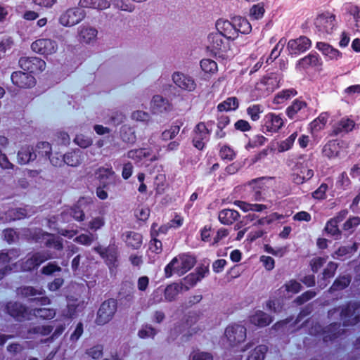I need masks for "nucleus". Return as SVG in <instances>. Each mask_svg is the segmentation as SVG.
<instances>
[{
  "instance_id": "nucleus-1",
  "label": "nucleus",
  "mask_w": 360,
  "mask_h": 360,
  "mask_svg": "<svg viewBox=\"0 0 360 360\" xmlns=\"http://www.w3.org/2000/svg\"><path fill=\"white\" fill-rule=\"evenodd\" d=\"M232 41L220 33L211 32L207 36V51L215 58L226 60L232 57Z\"/></svg>"
},
{
  "instance_id": "nucleus-3",
  "label": "nucleus",
  "mask_w": 360,
  "mask_h": 360,
  "mask_svg": "<svg viewBox=\"0 0 360 360\" xmlns=\"http://www.w3.org/2000/svg\"><path fill=\"white\" fill-rule=\"evenodd\" d=\"M331 317L340 315L344 326L354 325L360 320V305L356 303L349 304L341 309H335L329 311Z\"/></svg>"
},
{
  "instance_id": "nucleus-53",
  "label": "nucleus",
  "mask_w": 360,
  "mask_h": 360,
  "mask_svg": "<svg viewBox=\"0 0 360 360\" xmlns=\"http://www.w3.org/2000/svg\"><path fill=\"white\" fill-rule=\"evenodd\" d=\"M148 156H149V152L143 148L131 150L127 153V157L129 158L136 160H140L143 158H146Z\"/></svg>"
},
{
  "instance_id": "nucleus-38",
  "label": "nucleus",
  "mask_w": 360,
  "mask_h": 360,
  "mask_svg": "<svg viewBox=\"0 0 360 360\" xmlns=\"http://www.w3.org/2000/svg\"><path fill=\"white\" fill-rule=\"evenodd\" d=\"M349 13L354 18L353 30L360 32V7L352 5L349 8Z\"/></svg>"
},
{
  "instance_id": "nucleus-37",
  "label": "nucleus",
  "mask_w": 360,
  "mask_h": 360,
  "mask_svg": "<svg viewBox=\"0 0 360 360\" xmlns=\"http://www.w3.org/2000/svg\"><path fill=\"white\" fill-rule=\"evenodd\" d=\"M127 244L134 248H138L142 243V236L136 232H129L126 236Z\"/></svg>"
},
{
  "instance_id": "nucleus-18",
  "label": "nucleus",
  "mask_w": 360,
  "mask_h": 360,
  "mask_svg": "<svg viewBox=\"0 0 360 360\" xmlns=\"http://www.w3.org/2000/svg\"><path fill=\"white\" fill-rule=\"evenodd\" d=\"M209 134L210 131L205 123L200 122L198 124L195 128L194 136L193 139L194 146L199 150H202L205 145L203 140L207 139Z\"/></svg>"
},
{
  "instance_id": "nucleus-10",
  "label": "nucleus",
  "mask_w": 360,
  "mask_h": 360,
  "mask_svg": "<svg viewBox=\"0 0 360 360\" xmlns=\"http://www.w3.org/2000/svg\"><path fill=\"white\" fill-rule=\"evenodd\" d=\"M225 336L231 345H235L245 340L246 328L238 324L229 326L225 330Z\"/></svg>"
},
{
  "instance_id": "nucleus-40",
  "label": "nucleus",
  "mask_w": 360,
  "mask_h": 360,
  "mask_svg": "<svg viewBox=\"0 0 360 360\" xmlns=\"http://www.w3.org/2000/svg\"><path fill=\"white\" fill-rule=\"evenodd\" d=\"M351 278L348 276H343L337 278L330 287V291L340 290L345 288L350 283Z\"/></svg>"
},
{
  "instance_id": "nucleus-15",
  "label": "nucleus",
  "mask_w": 360,
  "mask_h": 360,
  "mask_svg": "<svg viewBox=\"0 0 360 360\" xmlns=\"http://www.w3.org/2000/svg\"><path fill=\"white\" fill-rule=\"evenodd\" d=\"M51 258V255L48 251L36 252L22 263V269L23 271H31Z\"/></svg>"
},
{
  "instance_id": "nucleus-30",
  "label": "nucleus",
  "mask_w": 360,
  "mask_h": 360,
  "mask_svg": "<svg viewBox=\"0 0 360 360\" xmlns=\"http://www.w3.org/2000/svg\"><path fill=\"white\" fill-rule=\"evenodd\" d=\"M234 26L237 32V37L239 33L247 34L252 30V26L249 21L246 18L242 17L234 18Z\"/></svg>"
},
{
  "instance_id": "nucleus-48",
  "label": "nucleus",
  "mask_w": 360,
  "mask_h": 360,
  "mask_svg": "<svg viewBox=\"0 0 360 360\" xmlns=\"http://www.w3.org/2000/svg\"><path fill=\"white\" fill-rule=\"evenodd\" d=\"M154 184L156 192L159 194L164 193L166 188V176L163 174H159L155 176Z\"/></svg>"
},
{
  "instance_id": "nucleus-46",
  "label": "nucleus",
  "mask_w": 360,
  "mask_h": 360,
  "mask_svg": "<svg viewBox=\"0 0 360 360\" xmlns=\"http://www.w3.org/2000/svg\"><path fill=\"white\" fill-rule=\"evenodd\" d=\"M328 115L326 112L321 113L316 120L311 123V128L313 130L319 131L326 124Z\"/></svg>"
},
{
  "instance_id": "nucleus-24",
  "label": "nucleus",
  "mask_w": 360,
  "mask_h": 360,
  "mask_svg": "<svg viewBox=\"0 0 360 360\" xmlns=\"http://www.w3.org/2000/svg\"><path fill=\"white\" fill-rule=\"evenodd\" d=\"M37 155L33 151V148L30 146H22L18 153L17 160L20 165H25L36 159Z\"/></svg>"
},
{
  "instance_id": "nucleus-4",
  "label": "nucleus",
  "mask_w": 360,
  "mask_h": 360,
  "mask_svg": "<svg viewBox=\"0 0 360 360\" xmlns=\"http://www.w3.org/2000/svg\"><path fill=\"white\" fill-rule=\"evenodd\" d=\"M314 25L320 36L331 34L337 27L336 16L330 12L323 13L316 17Z\"/></svg>"
},
{
  "instance_id": "nucleus-49",
  "label": "nucleus",
  "mask_w": 360,
  "mask_h": 360,
  "mask_svg": "<svg viewBox=\"0 0 360 360\" xmlns=\"http://www.w3.org/2000/svg\"><path fill=\"white\" fill-rule=\"evenodd\" d=\"M297 136V134L296 132H295L292 134L288 139L281 141L278 146V151L281 153L289 150L293 145V143L295 142Z\"/></svg>"
},
{
  "instance_id": "nucleus-16",
  "label": "nucleus",
  "mask_w": 360,
  "mask_h": 360,
  "mask_svg": "<svg viewBox=\"0 0 360 360\" xmlns=\"http://www.w3.org/2000/svg\"><path fill=\"white\" fill-rule=\"evenodd\" d=\"M340 326V324L333 323H331L328 328L323 329L320 324L316 323L315 326L311 327L310 333L314 335L321 333L323 341L327 342L337 336V334L339 333V331H337V329Z\"/></svg>"
},
{
  "instance_id": "nucleus-64",
  "label": "nucleus",
  "mask_w": 360,
  "mask_h": 360,
  "mask_svg": "<svg viewBox=\"0 0 360 360\" xmlns=\"http://www.w3.org/2000/svg\"><path fill=\"white\" fill-rule=\"evenodd\" d=\"M360 224V218L358 217H354L349 218L345 221L343 225V229L345 231H349L357 226Z\"/></svg>"
},
{
  "instance_id": "nucleus-63",
  "label": "nucleus",
  "mask_w": 360,
  "mask_h": 360,
  "mask_svg": "<svg viewBox=\"0 0 360 360\" xmlns=\"http://www.w3.org/2000/svg\"><path fill=\"white\" fill-rule=\"evenodd\" d=\"M268 120L271 122V127L274 130L280 129L283 125L282 119L274 114L267 115Z\"/></svg>"
},
{
  "instance_id": "nucleus-7",
  "label": "nucleus",
  "mask_w": 360,
  "mask_h": 360,
  "mask_svg": "<svg viewBox=\"0 0 360 360\" xmlns=\"http://www.w3.org/2000/svg\"><path fill=\"white\" fill-rule=\"evenodd\" d=\"M19 66L30 73H40L46 68V63L38 57H21L18 61Z\"/></svg>"
},
{
  "instance_id": "nucleus-6",
  "label": "nucleus",
  "mask_w": 360,
  "mask_h": 360,
  "mask_svg": "<svg viewBox=\"0 0 360 360\" xmlns=\"http://www.w3.org/2000/svg\"><path fill=\"white\" fill-rule=\"evenodd\" d=\"M86 15L85 11L81 8L68 9L59 18V22L65 27H72L80 22Z\"/></svg>"
},
{
  "instance_id": "nucleus-22",
  "label": "nucleus",
  "mask_w": 360,
  "mask_h": 360,
  "mask_svg": "<svg viewBox=\"0 0 360 360\" xmlns=\"http://www.w3.org/2000/svg\"><path fill=\"white\" fill-rule=\"evenodd\" d=\"M316 47L330 60H338L342 57V53L329 44L317 42Z\"/></svg>"
},
{
  "instance_id": "nucleus-44",
  "label": "nucleus",
  "mask_w": 360,
  "mask_h": 360,
  "mask_svg": "<svg viewBox=\"0 0 360 360\" xmlns=\"http://www.w3.org/2000/svg\"><path fill=\"white\" fill-rule=\"evenodd\" d=\"M357 250V245L354 243L352 246H342L339 248L334 253L333 257L338 259L341 257L349 255L352 252H356Z\"/></svg>"
},
{
  "instance_id": "nucleus-54",
  "label": "nucleus",
  "mask_w": 360,
  "mask_h": 360,
  "mask_svg": "<svg viewBox=\"0 0 360 360\" xmlns=\"http://www.w3.org/2000/svg\"><path fill=\"white\" fill-rule=\"evenodd\" d=\"M306 106V103L303 101H295L287 109V114L288 117L292 118L293 116L302 108Z\"/></svg>"
},
{
  "instance_id": "nucleus-5",
  "label": "nucleus",
  "mask_w": 360,
  "mask_h": 360,
  "mask_svg": "<svg viewBox=\"0 0 360 360\" xmlns=\"http://www.w3.org/2000/svg\"><path fill=\"white\" fill-rule=\"evenodd\" d=\"M117 311V302L115 300L110 299L103 302L97 313L96 322L98 325L108 323L114 316Z\"/></svg>"
},
{
  "instance_id": "nucleus-58",
  "label": "nucleus",
  "mask_w": 360,
  "mask_h": 360,
  "mask_svg": "<svg viewBox=\"0 0 360 360\" xmlns=\"http://www.w3.org/2000/svg\"><path fill=\"white\" fill-rule=\"evenodd\" d=\"M179 126H172L169 129L165 130L162 132V138L165 141L172 139L179 134Z\"/></svg>"
},
{
  "instance_id": "nucleus-29",
  "label": "nucleus",
  "mask_w": 360,
  "mask_h": 360,
  "mask_svg": "<svg viewBox=\"0 0 360 360\" xmlns=\"http://www.w3.org/2000/svg\"><path fill=\"white\" fill-rule=\"evenodd\" d=\"M355 126L353 120L349 119H342L336 125L334 126L333 134L335 136L340 133H348L351 131Z\"/></svg>"
},
{
  "instance_id": "nucleus-55",
  "label": "nucleus",
  "mask_w": 360,
  "mask_h": 360,
  "mask_svg": "<svg viewBox=\"0 0 360 360\" xmlns=\"http://www.w3.org/2000/svg\"><path fill=\"white\" fill-rule=\"evenodd\" d=\"M74 142L83 148H86L92 144L91 139L84 134H77L74 139Z\"/></svg>"
},
{
  "instance_id": "nucleus-59",
  "label": "nucleus",
  "mask_w": 360,
  "mask_h": 360,
  "mask_svg": "<svg viewBox=\"0 0 360 360\" xmlns=\"http://www.w3.org/2000/svg\"><path fill=\"white\" fill-rule=\"evenodd\" d=\"M250 15L255 20L260 19L263 17L265 9L263 6L260 4H256L252 6L250 8Z\"/></svg>"
},
{
  "instance_id": "nucleus-56",
  "label": "nucleus",
  "mask_w": 360,
  "mask_h": 360,
  "mask_svg": "<svg viewBox=\"0 0 360 360\" xmlns=\"http://www.w3.org/2000/svg\"><path fill=\"white\" fill-rule=\"evenodd\" d=\"M20 292L25 297H34L43 295L44 293V290L41 288L37 289L33 287L28 286L22 288Z\"/></svg>"
},
{
  "instance_id": "nucleus-28",
  "label": "nucleus",
  "mask_w": 360,
  "mask_h": 360,
  "mask_svg": "<svg viewBox=\"0 0 360 360\" xmlns=\"http://www.w3.org/2000/svg\"><path fill=\"white\" fill-rule=\"evenodd\" d=\"M98 34L96 28L91 27H81L79 31V40L82 42L89 44L95 40Z\"/></svg>"
},
{
  "instance_id": "nucleus-33",
  "label": "nucleus",
  "mask_w": 360,
  "mask_h": 360,
  "mask_svg": "<svg viewBox=\"0 0 360 360\" xmlns=\"http://www.w3.org/2000/svg\"><path fill=\"white\" fill-rule=\"evenodd\" d=\"M200 65L201 70L205 73H208L210 75H213L216 73L218 70V66L217 63L210 58H203L200 62Z\"/></svg>"
},
{
  "instance_id": "nucleus-45",
  "label": "nucleus",
  "mask_w": 360,
  "mask_h": 360,
  "mask_svg": "<svg viewBox=\"0 0 360 360\" xmlns=\"http://www.w3.org/2000/svg\"><path fill=\"white\" fill-rule=\"evenodd\" d=\"M338 146L335 141H330L325 145L323 149V153L325 156L333 158L338 155Z\"/></svg>"
},
{
  "instance_id": "nucleus-20",
  "label": "nucleus",
  "mask_w": 360,
  "mask_h": 360,
  "mask_svg": "<svg viewBox=\"0 0 360 360\" xmlns=\"http://www.w3.org/2000/svg\"><path fill=\"white\" fill-rule=\"evenodd\" d=\"M314 176V171L307 165H300L292 175V181L296 184H302Z\"/></svg>"
},
{
  "instance_id": "nucleus-32",
  "label": "nucleus",
  "mask_w": 360,
  "mask_h": 360,
  "mask_svg": "<svg viewBox=\"0 0 360 360\" xmlns=\"http://www.w3.org/2000/svg\"><path fill=\"white\" fill-rule=\"evenodd\" d=\"M298 64L303 68H307L309 66L321 65V62L319 54L316 52H311L300 59Z\"/></svg>"
},
{
  "instance_id": "nucleus-36",
  "label": "nucleus",
  "mask_w": 360,
  "mask_h": 360,
  "mask_svg": "<svg viewBox=\"0 0 360 360\" xmlns=\"http://www.w3.org/2000/svg\"><path fill=\"white\" fill-rule=\"evenodd\" d=\"M266 351L265 345H259L250 352L246 360H264Z\"/></svg>"
},
{
  "instance_id": "nucleus-41",
  "label": "nucleus",
  "mask_w": 360,
  "mask_h": 360,
  "mask_svg": "<svg viewBox=\"0 0 360 360\" xmlns=\"http://www.w3.org/2000/svg\"><path fill=\"white\" fill-rule=\"evenodd\" d=\"M238 107V99L235 97L227 98L223 103L219 104L218 109L220 111L235 110Z\"/></svg>"
},
{
  "instance_id": "nucleus-26",
  "label": "nucleus",
  "mask_w": 360,
  "mask_h": 360,
  "mask_svg": "<svg viewBox=\"0 0 360 360\" xmlns=\"http://www.w3.org/2000/svg\"><path fill=\"white\" fill-rule=\"evenodd\" d=\"M83 160L82 152L80 150H74L63 155V161L71 167H77Z\"/></svg>"
},
{
  "instance_id": "nucleus-14",
  "label": "nucleus",
  "mask_w": 360,
  "mask_h": 360,
  "mask_svg": "<svg viewBox=\"0 0 360 360\" xmlns=\"http://www.w3.org/2000/svg\"><path fill=\"white\" fill-rule=\"evenodd\" d=\"M32 238L37 243H44L47 247L53 248L58 250L63 249V244L60 240L41 230L35 231L32 235Z\"/></svg>"
},
{
  "instance_id": "nucleus-35",
  "label": "nucleus",
  "mask_w": 360,
  "mask_h": 360,
  "mask_svg": "<svg viewBox=\"0 0 360 360\" xmlns=\"http://www.w3.org/2000/svg\"><path fill=\"white\" fill-rule=\"evenodd\" d=\"M157 227V224H153L151 227V236L153 238V239L150 241V249L153 252L159 253L162 250V243L155 238V237L158 235Z\"/></svg>"
},
{
  "instance_id": "nucleus-25",
  "label": "nucleus",
  "mask_w": 360,
  "mask_h": 360,
  "mask_svg": "<svg viewBox=\"0 0 360 360\" xmlns=\"http://www.w3.org/2000/svg\"><path fill=\"white\" fill-rule=\"evenodd\" d=\"M282 77L280 74L271 72L264 77L262 83L266 86V90H275L281 87Z\"/></svg>"
},
{
  "instance_id": "nucleus-31",
  "label": "nucleus",
  "mask_w": 360,
  "mask_h": 360,
  "mask_svg": "<svg viewBox=\"0 0 360 360\" xmlns=\"http://www.w3.org/2000/svg\"><path fill=\"white\" fill-rule=\"evenodd\" d=\"M239 217V213L231 209H225L219 214V219L224 224H231Z\"/></svg>"
},
{
  "instance_id": "nucleus-61",
  "label": "nucleus",
  "mask_w": 360,
  "mask_h": 360,
  "mask_svg": "<svg viewBox=\"0 0 360 360\" xmlns=\"http://www.w3.org/2000/svg\"><path fill=\"white\" fill-rule=\"evenodd\" d=\"M55 141L57 144L67 146L70 143V138L68 133L59 131L56 134Z\"/></svg>"
},
{
  "instance_id": "nucleus-47",
  "label": "nucleus",
  "mask_w": 360,
  "mask_h": 360,
  "mask_svg": "<svg viewBox=\"0 0 360 360\" xmlns=\"http://www.w3.org/2000/svg\"><path fill=\"white\" fill-rule=\"evenodd\" d=\"M133 120L148 123L150 120V115L148 112L137 110H134L131 115Z\"/></svg>"
},
{
  "instance_id": "nucleus-17",
  "label": "nucleus",
  "mask_w": 360,
  "mask_h": 360,
  "mask_svg": "<svg viewBox=\"0 0 360 360\" xmlns=\"http://www.w3.org/2000/svg\"><path fill=\"white\" fill-rule=\"evenodd\" d=\"M348 212L347 210H342L338 213V214L334 218L330 219L325 226V231L333 236H340L341 231L338 228V223L343 221V219L347 215Z\"/></svg>"
},
{
  "instance_id": "nucleus-27",
  "label": "nucleus",
  "mask_w": 360,
  "mask_h": 360,
  "mask_svg": "<svg viewBox=\"0 0 360 360\" xmlns=\"http://www.w3.org/2000/svg\"><path fill=\"white\" fill-rule=\"evenodd\" d=\"M272 321V319L267 314L262 311H256L250 316V322L259 327H264Z\"/></svg>"
},
{
  "instance_id": "nucleus-39",
  "label": "nucleus",
  "mask_w": 360,
  "mask_h": 360,
  "mask_svg": "<svg viewBox=\"0 0 360 360\" xmlns=\"http://www.w3.org/2000/svg\"><path fill=\"white\" fill-rule=\"evenodd\" d=\"M182 288V286L177 284L168 285L165 290V300L169 302L174 300Z\"/></svg>"
},
{
  "instance_id": "nucleus-60",
  "label": "nucleus",
  "mask_w": 360,
  "mask_h": 360,
  "mask_svg": "<svg viewBox=\"0 0 360 360\" xmlns=\"http://www.w3.org/2000/svg\"><path fill=\"white\" fill-rule=\"evenodd\" d=\"M155 334V330L149 326H143L138 333V335L141 338H153Z\"/></svg>"
},
{
  "instance_id": "nucleus-12",
  "label": "nucleus",
  "mask_w": 360,
  "mask_h": 360,
  "mask_svg": "<svg viewBox=\"0 0 360 360\" xmlns=\"http://www.w3.org/2000/svg\"><path fill=\"white\" fill-rule=\"evenodd\" d=\"M216 33H220L224 37L233 41L237 38V32L234 26V18L231 21L224 19H219L216 24Z\"/></svg>"
},
{
  "instance_id": "nucleus-11",
  "label": "nucleus",
  "mask_w": 360,
  "mask_h": 360,
  "mask_svg": "<svg viewBox=\"0 0 360 360\" xmlns=\"http://www.w3.org/2000/svg\"><path fill=\"white\" fill-rule=\"evenodd\" d=\"M11 79L13 84L19 89H31L36 84L34 76L21 71L13 72Z\"/></svg>"
},
{
  "instance_id": "nucleus-13",
  "label": "nucleus",
  "mask_w": 360,
  "mask_h": 360,
  "mask_svg": "<svg viewBox=\"0 0 360 360\" xmlns=\"http://www.w3.org/2000/svg\"><path fill=\"white\" fill-rule=\"evenodd\" d=\"M311 44V40L308 37L301 36L295 39H290L287 48L291 55H298L308 50Z\"/></svg>"
},
{
  "instance_id": "nucleus-50",
  "label": "nucleus",
  "mask_w": 360,
  "mask_h": 360,
  "mask_svg": "<svg viewBox=\"0 0 360 360\" xmlns=\"http://www.w3.org/2000/svg\"><path fill=\"white\" fill-rule=\"evenodd\" d=\"M286 40L283 38L281 39L276 46L271 51L269 58L267 59V62L271 60L273 62L276 60L281 54L282 49H283L285 44Z\"/></svg>"
},
{
  "instance_id": "nucleus-21",
  "label": "nucleus",
  "mask_w": 360,
  "mask_h": 360,
  "mask_svg": "<svg viewBox=\"0 0 360 360\" xmlns=\"http://www.w3.org/2000/svg\"><path fill=\"white\" fill-rule=\"evenodd\" d=\"M6 311L11 316L21 320L22 319H30L29 312L22 304L10 302L6 305Z\"/></svg>"
},
{
  "instance_id": "nucleus-9",
  "label": "nucleus",
  "mask_w": 360,
  "mask_h": 360,
  "mask_svg": "<svg viewBox=\"0 0 360 360\" xmlns=\"http://www.w3.org/2000/svg\"><path fill=\"white\" fill-rule=\"evenodd\" d=\"M32 50L41 55H51L56 52L58 49L57 43L50 39H39L31 45Z\"/></svg>"
},
{
  "instance_id": "nucleus-23",
  "label": "nucleus",
  "mask_w": 360,
  "mask_h": 360,
  "mask_svg": "<svg viewBox=\"0 0 360 360\" xmlns=\"http://www.w3.org/2000/svg\"><path fill=\"white\" fill-rule=\"evenodd\" d=\"M97 179L101 184L106 187L115 181V172L111 168L101 167L96 172Z\"/></svg>"
},
{
  "instance_id": "nucleus-52",
  "label": "nucleus",
  "mask_w": 360,
  "mask_h": 360,
  "mask_svg": "<svg viewBox=\"0 0 360 360\" xmlns=\"http://www.w3.org/2000/svg\"><path fill=\"white\" fill-rule=\"evenodd\" d=\"M30 215L26 208H15L9 210V217L13 220L21 219Z\"/></svg>"
},
{
  "instance_id": "nucleus-2",
  "label": "nucleus",
  "mask_w": 360,
  "mask_h": 360,
  "mask_svg": "<svg viewBox=\"0 0 360 360\" xmlns=\"http://www.w3.org/2000/svg\"><path fill=\"white\" fill-rule=\"evenodd\" d=\"M195 264V259L190 255H181L174 257L165 267L167 277L172 274L181 276L188 271Z\"/></svg>"
},
{
  "instance_id": "nucleus-57",
  "label": "nucleus",
  "mask_w": 360,
  "mask_h": 360,
  "mask_svg": "<svg viewBox=\"0 0 360 360\" xmlns=\"http://www.w3.org/2000/svg\"><path fill=\"white\" fill-rule=\"evenodd\" d=\"M262 109L259 105H252L248 108L247 112L253 121L259 119V114L262 112Z\"/></svg>"
},
{
  "instance_id": "nucleus-19",
  "label": "nucleus",
  "mask_w": 360,
  "mask_h": 360,
  "mask_svg": "<svg viewBox=\"0 0 360 360\" xmlns=\"http://www.w3.org/2000/svg\"><path fill=\"white\" fill-rule=\"evenodd\" d=\"M150 108L153 113L160 114L169 111L172 105L167 98L160 95H155L152 99Z\"/></svg>"
},
{
  "instance_id": "nucleus-8",
  "label": "nucleus",
  "mask_w": 360,
  "mask_h": 360,
  "mask_svg": "<svg viewBox=\"0 0 360 360\" xmlns=\"http://www.w3.org/2000/svg\"><path fill=\"white\" fill-rule=\"evenodd\" d=\"M172 80L176 87L181 90H195L197 87L193 77L180 71H175L172 73Z\"/></svg>"
},
{
  "instance_id": "nucleus-62",
  "label": "nucleus",
  "mask_w": 360,
  "mask_h": 360,
  "mask_svg": "<svg viewBox=\"0 0 360 360\" xmlns=\"http://www.w3.org/2000/svg\"><path fill=\"white\" fill-rule=\"evenodd\" d=\"M191 360H213L210 353L205 352H195L191 354Z\"/></svg>"
},
{
  "instance_id": "nucleus-42",
  "label": "nucleus",
  "mask_w": 360,
  "mask_h": 360,
  "mask_svg": "<svg viewBox=\"0 0 360 360\" xmlns=\"http://www.w3.org/2000/svg\"><path fill=\"white\" fill-rule=\"evenodd\" d=\"M13 44L11 37H4L0 40V60L5 56L6 52L12 48Z\"/></svg>"
},
{
  "instance_id": "nucleus-43",
  "label": "nucleus",
  "mask_w": 360,
  "mask_h": 360,
  "mask_svg": "<svg viewBox=\"0 0 360 360\" xmlns=\"http://www.w3.org/2000/svg\"><path fill=\"white\" fill-rule=\"evenodd\" d=\"M52 331V328L49 326H39L33 327L28 330V335L26 338H32V334H39L41 335H47Z\"/></svg>"
},
{
  "instance_id": "nucleus-51",
  "label": "nucleus",
  "mask_w": 360,
  "mask_h": 360,
  "mask_svg": "<svg viewBox=\"0 0 360 360\" xmlns=\"http://www.w3.org/2000/svg\"><path fill=\"white\" fill-rule=\"evenodd\" d=\"M103 346L98 345L86 349L85 353L88 357L93 359H98L103 356Z\"/></svg>"
},
{
  "instance_id": "nucleus-34",
  "label": "nucleus",
  "mask_w": 360,
  "mask_h": 360,
  "mask_svg": "<svg viewBox=\"0 0 360 360\" xmlns=\"http://www.w3.org/2000/svg\"><path fill=\"white\" fill-rule=\"evenodd\" d=\"M32 314L36 317L43 319H51L56 316V311L51 308H39L32 310Z\"/></svg>"
}]
</instances>
